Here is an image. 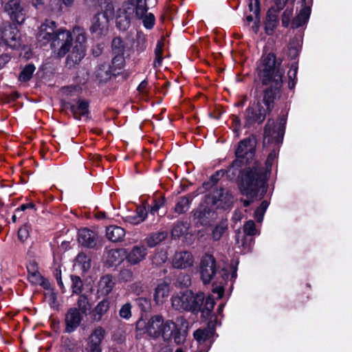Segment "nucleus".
<instances>
[{"instance_id": "nucleus-1", "label": "nucleus", "mask_w": 352, "mask_h": 352, "mask_svg": "<svg viewBox=\"0 0 352 352\" xmlns=\"http://www.w3.org/2000/svg\"><path fill=\"white\" fill-rule=\"evenodd\" d=\"M258 75L265 85L270 87L264 92L263 101H257L245 111V118L248 124L255 122L262 123L266 115L274 107V102L279 94L283 84L285 68L281 61L276 59L273 53L262 56L257 65Z\"/></svg>"}, {"instance_id": "nucleus-2", "label": "nucleus", "mask_w": 352, "mask_h": 352, "mask_svg": "<svg viewBox=\"0 0 352 352\" xmlns=\"http://www.w3.org/2000/svg\"><path fill=\"white\" fill-rule=\"evenodd\" d=\"M136 331L153 338L161 337L166 342L173 340L177 344L184 343L187 336L186 330L182 329L172 320H164L158 314L142 316L136 322Z\"/></svg>"}, {"instance_id": "nucleus-3", "label": "nucleus", "mask_w": 352, "mask_h": 352, "mask_svg": "<svg viewBox=\"0 0 352 352\" xmlns=\"http://www.w3.org/2000/svg\"><path fill=\"white\" fill-rule=\"evenodd\" d=\"M265 177V173L257 164L252 168H248L243 171L240 189L241 193L249 199L242 201L244 206H248L252 199L257 197L260 190L264 187Z\"/></svg>"}, {"instance_id": "nucleus-4", "label": "nucleus", "mask_w": 352, "mask_h": 352, "mask_svg": "<svg viewBox=\"0 0 352 352\" xmlns=\"http://www.w3.org/2000/svg\"><path fill=\"white\" fill-rule=\"evenodd\" d=\"M96 14L90 30L96 36L104 35L109 30V23L114 15V7L109 0H98L96 6Z\"/></svg>"}, {"instance_id": "nucleus-5", "label": "nucleus", "mask_w": 352, "mask_h": 352, "mask_svg": "<svg viewBox=\"0 0 352 352\" xmlns=\"http://www.w3.org/2000/svg\"><path fill=\"white\" fill-rule=\"evenodd\" d=\"M205 299L203 292L194 294L191 290H186L171 297L172 307L178 311H188L197 314L201 311Z\"/></svg>"}, {"instance_id": "nucleus-6", "label": "nucleus", "mask_w": 352, "mask_h": 352, "mask_svg": "<svg viewBox=\"0 0 352 352\" xmlns=\"http://www.w3.org/2000/svg\"><path fill=\"white\" fill-rule=\"evenodd\" d=\"M21 43V35L18 28L10 23H4L0 30V47L16 50Z\"/></svg>"}, {"instance_id": "nucleus-7", "label": "nucleus", "mask_w": 352, "mask_h": 352, "mask_svg": "<svg viewBox=\"0 0 352 352\" xmlns=\"http://www.w3.org/2000/svg\"><path fill=\"white\" fill-rule=\"evenodd\" d=\"M256 145V142L254 137L241 140L235 151L236 159L233 162L232 168L240 166L243 164H249L254 157Z\"/></svg>"}, {"instance_id": "nucleus-8", "label": "nucleus", "mask_w": 352, "mask_h": 352, "mask_svg": "<svg viewBox=\"0 0 352 352\" xmlns=\"http://www.w3.org/2000/svg\"><path fill=\"white\" fill-rule=\"evenodd\" d=\"M73 37L71 32L66 30H59L51 43L54 52L59 57L67 54L72 45Z\"/></svg>"}, {"instance_id": "nucleus-9", "label": "nucleus", "mask_w": 352, "mask_h": 352, "mask_svg": "<svg viewBox=\"0 0 352 352\" xmlns=\"http://www.w3.org/2000/svg\"><path fill=\"white\" fill-rule=\"evenodd\" d=\"M4 10L10 19L19 24H22L26 19L27 10L21 0L8 1Z\"/></svg>"}, {"instance_id": "nucleus-10", "label": "nucleus", "mask_w": 352, "mask_h": 352, "mask_svg": "<svg viewBox=\"0 0 352 352\" xmlns=\"http://www.w3.org/2000/svg\"><path fill=\"white\" fill-rule=\"evenodd\" d=\"M56 23L51 20H45L38 28L36 34L37 41L42 45H45L49 42H52L55 37L56 33Z\"/></svg>"}, {"instance_id": "nucleus-11", "label": "nucleus", "mask_w": 352, "mask_h": 352, "mask_svg": "<svg viewBox=\"0 0 352 352\" xmlns=\"http://www.w3.org/2000/svg\"><path fill=\"white\" fill-rule=\"evenodd\" d=\"M283 129L280 127H279L278 130L275 129L274 120H268L264 129L263 144L280 143L283 138Z\"/></svg>"}, {"instance_id": "nucleus-12", "label": "nucleus", "mask_w": 352, "mask_h": 352, "mask_svg": "<svg viewBox=\"0 0 352 352\" xmlns=\"http://www.w3.org/2000/svg\"><path fill=\"white\" fill-rule=\"evenodd\" d=\"M83 320V315L80 314L78 308H69L65 315V331L71 333L75 331L80 325Z\"/></svg>"}, {"instance_id": "nucleus-13", "label": "nucleus", "mask_w": 352, "mask_h": 352, "mask_svg": "<svg viewBox=\"0 0 352 352\" xmlns=\"http://www.w3.org/2000/svg\"><path fill=\"white\" fill-rule=\"evenodd\" d=\"M136 17L135 13L133 10L129 8V5L123 4L122 6L118 10L116 15V25L122 31L129 28L131 20Z\"/></svg>"}, {"instance_id": "nucleus-14", "label": "nucleus", "mask_w": 352, "mask_h": 352, "mask_svg": "<svg viewBox=\"0 0 352 352\" xmlns=\"http://www.w3.org/2000/svg\"><path fill=\"white\" fill-rule=\"evenodd\" d=\"M215 261L211 255L203 256L201 262L200 273L204 284L208 283L215 274Z\"/></svg>"}, {"instance_id": "nucleus-15", "label": "nucleus", "mask_w": 352, "mask_h": 352, "mask_svg": "<svg viewBox=\"0 0 352 352\" xmlns=\"http://www.w3.org/2000/svg\"><path fill=\"white\" fill-rule=\"evenodd\" d=\"M212 204L217 208H228L233 203V196L230 192L225 188L217 189L212 195Z\"/></svg>"}, {"instance_id": "nucleus-16", "label": "nucleus", "mask_w": 352, "mask_h": 352, "mask_svg": "<svg viewBox=\"0 0 352 352\" xmlns=\"http://www.w3.org/2000/svg\"><path fill=\"white\" fill-rule=\"evenodd\" d=\"M126 257V250L123 248L107 250L104 259L109 266L116 265L122 263Z\"/></svg>"}, {"instance_id": "nucleus-17", "label": "nucleus", "mask_w": 352, "mask_h": 352, "mask_svg": "<svg viewBox=\"0 0 352 352\" xmlns=\"http://www.w3.org/2000/svg\"><path fill=\"white\" fill-rule=\"evenodd\" d=\"M193 257L189 252H179L175 253L173 258V265L177 269H186L193 264Z\"/></svg>"}, {"instance_id": "nucleus-18", "label": "nucleus", "mask_w": 352, "mask_h": 352, "mask_svg": "<svg viewBox=\"0 0 352 352\" xmlns=\"http://www.w3.org/2000/svg\"><path fill=\"white\" fill-rule=\"evenodd\" d=\"M170 292L169 283L162 281L154 289L153 300L156 305H161L168 298Z\"/></svg>"}, {"instance_id": "nucleus-19", "label": "nucleus", "mask_w": 352, "mask_h": 352, "mask_svg": "<svg viewBox=\"0 0 352 352\" xmlns=\"http://www.w3.org/2000/svg\"><path fill=\"white\" fill-rule=\"evenodd\" d=\"M96 234L87 228L81 229L78 232V242L85 247H94L96 245Z\"/></svg>"}, {"instance_id": "nucleus-20", "label": "nucleus", "mask_w": 352, "mask_h": 352, "mask_svg": "<svg viewBox=\"0 0 352 352\" xmlns=\"http://www.w3.org/2000/svg\"><path fill=\"white\" fill-rule=\"evenodd\" d=\"M69 109L76 119L80 120L82 117L87 118L89 104L87 101L78 100L74 104H69Z\"/></svg>"}, {"instance_id": "nucleus-21", "label": "nucleus", "mask_w": 352, "mask_h": 352, "mask_svg": "<svg viewBox=\"0 0 352 352\" xmlns=\"http://www.w3.org/2000/svg\"><path fill=\"white\" fill-rule=\"evenodd\" d=\"M146 254L147 250L144 246L137 245L133 247L128 254H126L125 258H126L129 263L135 265L143 261Z\"/></svg>"}, {"instance_id": "nucleus-22", "label": "nucleus", "mask_w": 352, "mask_h": 352, "mask_svg": "<svg viewBox=\"0 0 352 352\" xmlns=\"http://www.w3.org/2000/svg\"><path fill=\"white\" fill-rule=\"evenodd\" d=\"M85 55V47H78V45H75L71 53L67 58V65L69 67L78 64Z\"/></svg>"}, {"instance_id": "nucleus-23", "label": "nucleus", "mask_w": 352, "mask_h": 352, "mask_svg": "<svg viewBox=\"0 0 352 352\" xmlns=\"http://www.w3.org/2000/svg\"><path fill=\"white\" fill-rule=\"evenodd\" d=\"M214 333V329L210 327L198 329L194 332L193 336L199 344H207L208 343H211V338Z\"/></svg>"}, {"instance_id": "nucleus-24", "label": "nucleus", "mask_w": 352, "mask_h": 352, "mask_svg": "<svg viewBox=\"0 0 352 352\" xmlns=\"http://www.w3.org/2000/svg\"><path fill=\"white\" fill-rule=\"evenodd\" d=\"M114 286L115 282L111 276H102L98 284V294L101 296H107L112 291Z\"/></svg>"}, {"instance_id": "nucleus-25", "label": "nucleus", "mask_w": 352, "mask_h": 352, "mask_svg": "<svg viewBox=\"0 0 352 352\" xmlns=\"http://www.w3.org/2000/svg\"><path fill=\"white\" fill-rule=\"evenodd\" d=\"M129 8L133 10L136 16H142L148 11L147 0H129L124 3Z\"/></svg>"}, {"instance_id": "nucleus-26", "label": "nucleus", "mask_w": 352, "mask_h": 352, "mask_svg": "<svg viewBox=\"0 0 352 352\" xmlns=\"http://www.w3.org/2000/svg\"><path fill=\"white\" fill-rule=\"evenodd\" d=\"M279 10H270L267 12L265 22V32L270 35L273 33L274 29L277 26L278 20L277 12Z\"/></svg>"}, {"instance_id": "nucleus-27", "label": "nucleus", "mask_w": 352, "mask_h": 352, "mask_svg": "<svg viewBox=\"0 0 352 352\" xmlns=\"http://www.w3.org/2000/svg\"><path fill=\"white\" fill-rule=\"evenodd\" d=\"M310 13L311 9L309 6L302 8L296 17L292 21V28H297L305 24L309 20Z\"/></svg>"}, {"instance_id": "nucleus-28", "label": "nucleus", "mask_w": 352, "mask_h": 352, "mask_svg": "<svg viewBox=\"0 0 352 352\" xmlns=\"http://www.w3.org/2000/svg\"><path fill=\"white\" fill-rule=\"evenodd\" d=\"M113 73L114 72L111 69V66L107 63L99 65L95 72L96 77L100 82H106L110 79Z\"/></svg>"}, {"instance_id": "nucleus-29", "label": "nucleus", "mask_w": 352, "mask_h": 352, "mask_svg": "<svg viewBox=\"0 0 352 352\" xmlns=\"http://www.w3.org/2000/svg\"><path fill=\"white\" fill-rule=\"evenodd\" d=\"M106 234L110 241L113 242H118L122 241L124 237L125 231L121 227L111 226L107 228Z\"/></svg>"}, {"instance_id": "nucleus-30", "label": "nucleus", "mask_w": 352, "mask_h": 352, "mask_svg": "<svg viewBox=\"0 0 352 352\" xmlns=\"http://www.w3.org/2000/svg\"><path fill=\"white\" fill-rule=\"evenodd\" d=\"M146 211L143 208H138L136 212L125 217V221L131 224L137 225L144 221L146 217Z\"/></svg>"}, {"instance_id": "nucleus-31", "label": "nucleus", "mask_w": 352, "mask_h": 352, "mask_svg": "<svg viewBox=\"0 0 352 352\" xmlns=\"http://www.w3.org/2000/svg\"><path fill=\"white\" fill-rule=\"evenodd\" d=\"M105 331L103 328L98 327L94 329L89 338V346H100L104 339Z\"/></svg>"}, {"instance_id": "nucleus-32", "label": "nucleus", "mask_w": 352, "mask_h": 352, "mask_svg": "<svg viewBox=\"0 0 352 352\" xmlns=\"http://www.w3.org/2000/svg\"><path fill=\"white\" fill-rule=\"evenodd\" d=\"M168 236L166 231H160L153 233L146 239V243L150 248H153L164 241Z\"/></svg>"}, {"instance_id": "nucleus-33", "label": "nucleus", "mask_w": 352, "mask_h": 352, "mask_svg": "<svg viewBox=\"0 0 352 352\" xmlns=\"http://www.w3.org/2000/svg\"><path fill=\"white\" fill-rule=\"evenodd\" d=\"M28 279L34 285H40L43 283V278L37 270V265L35 263H30L28 266Z\"/></svg>"}, {"instance_id": "nucleus-34", "label": "nucleus", "mask_w": 352, "mask_h": 352, "mask_svg": "<svg viewBox=\"0 0 352 352\" xmlns=\"http://www.w3.org/2000/svg\"><path fill=\"white\" fill-rule=\"evenodd\" d=\"M109 300L108 299H104L100 301L94 309V320H100L102 316L107 313L109 309Z\"/></svg>"}, {"instance_id": "nucleus-35", "label": "nucleus", "mask_w": 352, "mask_h": 352, "mask_svg": "<svg viewBox=\"0 0 352 352\" xmlns=\"http://www.w3.org/2000/svg\"><path fill=\"white\" fill-rule=\"evenodd\" d=\"M245 234L241 232L240 230H238L236 234V242L238 244L239 247L243 248L245 251L249 250L251 243L252 242V239L248 238Z\"/></svg>"}, {"instance_id": "nucleus-36", "label": "nucleus", "mask_w": 352, "mask_h": 352, "mask_svg": "<svg viewBox=\"0 0 352 352\" xmlns=\"http://www.w3.org/2000/svg\"><path fill=\"white\" fill-rule=\"evenodd\" d=\"M146 47V39L144 35L138 34L132 45V50L138 54L144 52Z\"/></svg>"}, {"instance_id": "nucleus-37", "label": "nucleus", "mask_w": 352, "mask_h": 352, "mask_svg": "<svg viewBox=\"0 0 352 352\" xmlns=\"http://www.w3.org/2000/svg\"><path fill=\"white\" fill-rule=\"evenodd\" d=\"M76 265L87 272L91 267V259L85 254L79 253L76 258Z\"/></svg>"}, {"instance_id": "nucleus-38", "label": "nucleus", "mask_w": 352, "mask_h": 352, "mask_svg": "<svg viewBox=\"0 0 352 352\" xmlns=\"http://www.w3.org/2000/svg\"><path fill=\"white\" fill-rule=\"evenodd\" d=\"M228 229V223L222 221L212 230V237L214 241H219Z\"/></svg>"}, {"instance_id": "nucleus-39", "label": "nucleus", "mask_w": 352, "mask_h": 352, "mask_svg": "<svg viewBox=\"0 0 352 352\" xmlns=\"http://www.w3.org/2000/svg\"><path fill=\"white\" fill-rule=\"evenodd\" d=\"M73 34L75 36L76 45H78V47H85L86 36L85 30L79 27L75 28L73 30Z\"/></svg>"}, {"instance_id": "nucleus-40", "label": "nucleus", "mask_w": 352, "mask_h": 352, "mask_svg": "<svg viewBox=\"0 0 352 352\" xmlns=\"http://www.w3.org/2000/svg\"><path fill=\"white\" fill-rule=\"evenodd\" d=\"M78 309L82 315L87 316V312L91 309V304L85 295H80L77 301Z\"/></svg>"}, {"instance_id": "nucleus-41", "label": "nucleus", "mask_w": 352, "mask_h": 352, "mask_svg": "<svg viewBox=\"0 0 352 352\" xmlns=\"http://www.w3.org/2000/svg\"><path fill=\"white\" fill-rule=\"evenodd\" d=\"M190 200L186 197H180L175 208V211L178 214H182L188 210L190 208Z\"/></svg>"}, {"instance_id": "nucleus-42", "label": "nucleus", "mask_w": 352, "mask_h": 352, "mask_svg": "<svg viewBox=\"0 0 352 352\" xmlns=\"http://www.w3.org/2000/svg\"><path fill=\"white\" fill-rule=\"evenodd\" d=\"M35 67L32 64L27 65L21 71L19 74V80L21 82H27L32 76L33 73L35 71Z\"/></svg>"}, {"instance_id": "nucleus-43", "label": "nucleus", "mask_w": 352, "mask_h": 352, "mask_svg": "<svg viewBox=\"0 0 352 352\" xmlns=\"http://www.w3.org/2000/svg\"><path fill=\"white\" fill-rule=\"evenodd\" d=\"M187 225L186 223L179 222L175 224L172 230V237L177 239L182 236L187 230Z\"/></svg>"}, {"instance_id": "nucleus-44", "label": "nucleus", "mask_w": 352, "mask_h": 352, "mask_svg": "<svg viewBox=\"0 0 352 352\" xmlns=\"http://www.w3.org/2000/svg\"><path fill=\"white\" fill-rule=\"evenodd\" d=\"M115 56L112 59V66L111 67V69H113V72H115L117 69H120L124 67V54H114Z\"/></svg>"}, {"instance_id": "nucleus-45", "label": "nucleus", "mask_w": 352, "mask_h": 352, "mask_svg": "<svg viewBox=\"0 0 352 352\" xmlns=\"http://www.w3.org/2000/svg\"><path fill=\"white\" fill-rule=\"evenodd\" d=\"M136 18L142 19L143 25L147 29H151L154 25L155 16L152 13L146 12L142 16H136Z\"/></svg>"}, {"instance_id": "nucleus-46", "label": "nucleus", "mask_w": 352, "mask_h": 352, "mask_svg": "<svg viewBox=\"0 0 352 352\" xmlns=\"http://www.w3.org/2000/svg\"><path fill=\"white\" fill-rule=\"evenodd\" d=\"M214 306V300L210 296L206 298L204 307L203 309L201 308V311L203 316H208L212 311Z\"/></svg>"}, {"instance_id": "nucleus-47", "label": "nucleus", "mask_w": 352, "mask_h": 352, "mask_svg": "<svg viewBox=\"0 0 352 352\" xmlns=\"http://www.w3.org/2000/svg\"><path fill=\"white\" fill-rule=\"evenodd\" d=\"M268 207V203L266 201H263L260 206L256 208L254 212V217L258 222H261L263 219V216L266 209Z\"/></svg>"}, {"instance_id": "nucleus-48", "label": "nucleus", "mask_w": 352, "mask_h": 352, "mask_svg": "<svg viewBox=\"0 0 352 352\" xmlns=\"http://www.w3.org/2000/svg\"><path fill=\"white\" fill-rule=\"evenodd\" d=\"M112 50L113 54H124V47L120 38H115L112 41Z\"/></svg>"}, {"instance_id": "nucleus-49", "label": "nucleus", "mask_w": 352, "mask_h": 352, "mask_svg": "<svg viewBox=\"0 0 352 352\" xmlns=\"http://www.w3.org/2000/svg\"><path fill=\"white\" fill-rule=\"evenodd\" d=\"M243 233L248 236H252L257 233L255 223L252 220L247 221L243 226Z\"/></svg>"}, {"instance_id": "nucleus-50", "label": "nucleus", "mask_w": 352, "mask_h": 352, "mask_svg": "<svg viewBox=\"0 0 352 352\" xmlns=\"http://www.w3.org/2000/svg\"><path fill=\"white\" fill-rule=\"evenodd\" d=\"M72 285V288L73 292L75 294H78L81 292L82 287V282L81 279L78 276H72L71 277Z\"/></svg>"}, {"instance_id": "nucleus-51", "label": "nucleus", "mask_w": 352, "mask_h": 352, "mask_svg": "<svg viewBox=\"0 0 352 352\" xmlns=\"http://www.w3.org/2000/svg\"><path fill=\"white\" fill-rule=\"evenodd\" d=\"M30 230V226L28 224H25L19 228L18 231V237L21 241L23 242L28 238Z\"/></svg>"}, {"instance_id": "nucleus-52", "label": "nucleus", "mask_w": 352, "mask_h": 352, "mask_svg": "<svg viewBox=\"0 0 352 352\" xmlns=\"http://www.w3.org/2000/svg\"><path fill=\"white\" fill-rule=\"evenodd\" d=\"M119 315L121 318L124 319H129L131 316V305L126 303L122 306L119 311Z\"/></svg>"}, {"instance_id": "nucleus-53", "label": "nucleus", "mask_w": 352, "mask_h": 352, "mask_svg": "<svg viewBox=\"0 0 352 352\" xmlns=\"http://www.w3.org/2000/svg\"><path fill=\"white\" fill-rule=\"evenodd\" d=\"M293 15V9L287 8L282 15V24L284 27H287L290 23L291 18Z\"/></svg>"}, {"instance_id": "nucleus-54", "label": "nucleus", "mask_w": 352, "mask_h": 352, "mask_svg": "<svg viewBox=\"0 0 352 352\" xmlns=\"http://www.w3.org/2000/svg\"><path fill=\"white\" fill-rule=\"evenodd\" d=\"M297 69H298V67L295 65H292L291 69L288 72V76L290 80V81L289 82V87L290 89H292L295 85V82H294V80L296 77Z\"/></svg>"}, {"instance_id": "nucleus-55", "label": "nucleus", "mask_w": 352, "mask_h": 352, "mask_svg": "<svg viewBox=\"0 0 352 352\" xmlns=\"http://www.w3.org/2000/svg\"><path fill=\"white\" fill-rule=\"evenodd\" d=\"M138 306L144 311L149 309L151 303L150 300L146 298H139L137 299Z\"/></svg>"}, {"instance_id": "nucleus-56", "label": "nucleus", "mask_w": 352, "mask_h": 352, "mask_svg": "<svg viewBox=\"0 0 352 352\" xmlns=\"http://www.w3.org/2000/svg\"><path fill=\"white\" fill-rule=\"evenodd\" d=\"M131 289L136 295H140L144 292V285L141 283H135L131 286Z\"/></svg>"}, {"instance_id": "nucleus-57", "label": "nucleus", "mask_w": 352, "mask_h": 352, "mask_svg": "<svg viewBox=\"0 0 352 352\" xmlns=\"http://www.w3.org/2000/svg\"><path fill=\"white\" fill-rule=\"evenodd\" d=\"M249 8L251 12H253L257 16L259 12L258 0H250Z\"/></svg>"}, {"instance_id": "nucleus-58", "label": "nucleus", "mask_w": 352, "mask_h": 352, "mask_svg": "<svg viewBox=\"0 0 352 352\" xmlns=\"http://www.w3.org/2000/svg\"><path fill=\"white\" fill-rule=\"evenodd\" d=\"M276 158V154L275 153L272 152L270 153L267 157V159L266 160V168L270 170L271 168V166Z\"/></svg>"}, {"instance_id": "nucleus-59", "label": "nucleus", "mask_w": 352, "mask_h": 352, "mask_svg": "<svg viewBox=\"0 0 352 352\" xmlns=\"http://www.w3.org/2000/svg\"><path fill=\"white\" fill-rule=\"evenodd\" d=\"M276 158V154L275 153L272 152L270 153L267 157V159L266 160V168L270 170L271 168V166Z\"/></svg>"}, {"instance_id": "nucleus-60", "label": "nucleus", "mask_w": 352, "mask_h": 352, "mask_svg": "<svg viewBox=\"0 0 352 352\" xmlns=\"http://www.w3.org/2000/svg\"><path fill=\"white\" fill-rule=\"evenodd\" d=\"M10 59V56L8 54H2L0 55V69L6 65Z\"/></svg>"}, {"instance_id": "nucleus-61", "label": "nucleus", "mask_w": 352, "mask_h": 352, "mask_svg": "<svg viewBox=\"0 0 352 352\" xmlns=\"http://www.w3.org/2000/svg\"><path fill=\"white\" fill-rule=\"evenodd\" d=\"M31 4L36 9H41L45 5V0H31Z\"/></svg>"}, {"instance_id": "nucleus-62", "label": "nucleus", "mask_w": 352, "mask_h": 352, "mask_svg": "<svg viewBox=\"0 0 352 352\" xmlns=\"http://www.w3.org/2000/svg\"><path fill=\"white\" fill-rule=\"evenodd\" d=\"M164 43L162 41H158L155 49V55H162Z\"/></svg>"}, {"instance_id": "nucleus-63", "label": "nucleus", "mask_w": 352, "mask_h": 352, "mask_svg": "<svg viewBox=\"0 0 352 352\" xmlns=\"http://www.w3.org/2000/svg\"><path fill=\"white\" fill-rule=\"evenodd\" d=\"M155 60H154V62H153V66L155 67H160L161 65L163 57H162V55H158V56L157 55H155Z\"/></svg>"}, {"instance_id": "nucleus-64", "label": "nucleus", "mask_w": 352, "mask_h": 352, "mask_svg": "<svg viewBox=\"0 0 352 352\" xmlns=\"http://www.w3.org/2000/svg\"><path fill=\"white\" fill-rule=\"evenodd\" d=\"M89 352H102L100 346H89L87 345Z\"/></svg>"}]
</instances>
